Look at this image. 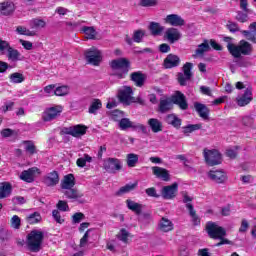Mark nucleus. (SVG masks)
Instances as JSON below:
<instances>
[{"instance_id": "f257e3e1", "label": "nucleus", "mask_w": 256, "mask_h": 256, "mask_svg": "<svg viewBox=\"0 0 256 256\" xmlns=\"http://www.w3.org/2000/svg\"><path fill=\"white\" fill-rule=\"evenodd\" d=\"M206 233L210 239H219V242L215 244V247L233 244V241L225 238L227 236V230H225V228L222 226L217 225L215 222H207Z\"/></svg>"}, {"instance_id": "f03ea898", "label": "nucleus", "mask_w": 256, "mask_h": 256, "mask_svg": "<svg viewBox=\"0 0 256 256\" xmlns=\"http://www.w3.org/2000/svg\"><path fill=\"white\" fill-rule=\"evenodd\" d=\"M45 239V233L41 230H32L26 237V243L31 253H39L43 240Z\"/></svg>"}, {"instance_id": "7ed1b4c3", "label": "nucleus", "mask_w": 256, "mask_h": 256, "mask_svg": "<svg viewBox=\"0 0 256 256\" xmlns=\"http://www.w3.org/2000/svg\"><path fill=\"white\" fill-rule=\"evenodd\" d=\"M112 71H118L115 76L118 79H125L129 75L131 69V61L127 58L114 59L109 63Z\"/></svg>"}, {"instance_id": "20e7f679", "label": "nucleus", "mask_w": 256, "mask_h": 256, "mask_svg": "<svg viewBox=\"0 0 256 256\" xmlns=\"http://www.w3.org/2000/svg\"><path fill=\"white\" fill-rule=\"evenodd\" d=\"M193 63L186 62L183 67L182 71L177 74V82L179 83L180 87H187V81H191V77H193Z\"/></svg>"}, {"instance_id": "39448f33", "label": "nucleus", "mask_w": 256, "mask_h": 256, "mask_svg": "<svg viewBox=\"0 0 256 256\" xmlns=\"http://www.w3.org/2000/svg\"><path fill=\"white\" fill-rule=\"evenodd\" d=\"M84 56L87 63H89V65H93L94 67H99L101 61H103V55L96 47L86 50Z\"/></svg>"}, {"instance_id": "423d86ee", "label": "nucleus", "mask_w": 256, "mask_h": 256, "mask_svg": "<svg viewBox=\"0 0 256 256\" xmlns=\"http://www.w3.org/2000/svg\"><path fill=\"white\" fill-rule=\"evenodd\" d=\"M204 159L209 167H215V165H221L223 158L218 150L204 149Z\"/></svg>"}, {"instance_id": "0eeeda50", "label": "nucleus", "mask_w": 256, "mask_h": 256, "mask_svg": "<svg viewBox=\"0 0 256 256\" xmlns=\"http://www.w3.org/2000/svg\"><path fill=\"white\" fill-rule=\"evenodd\" d=\"M87 133V126L77 124L70 127H64L61 130V135H71V137H83Z\"/></svg>"}, {"instance_id": "6e6552de", "label": "nucleus", "mask_w": 256, "mask_h": 256, "mask_svg": "<svg viewBox=\"0 0 256 256\" xmlns=\"http://www.w3.org/2000/svg\"><path fill=\"white\" fill-rule=\"evenodd\" d=\"M118 99L123 105H131V103L135 101V97H133V88L131 86H124V88L118 92Z\"/></svg>"}, {"instance_id": "1a4fd4ad", "label": "nucleus", "mask_w": 256, "mask_h": 256, "mask_svg": "<svg viewBox=\"0 0 256 256\" xmlns=\"http://www.w3.org/2000/svg\"><path fill=\"white\" fill-rule=\"evenodd\" d=\"M5 49L8 51L7 57L9 61H13L14 63L19 61V58L21 57L19 50L11 47L9 42L0 39V51H5Z\"/></svg>"}, {"instance_id": "9d476101", "label": "nucleus", "mask_w": 256, "mask_h": 256, "mask_svg": "<svg viewBox=\"0 0 256 256\" xmlns=\"http://www.w3.org/2000/svg\"><path fill=\"white\" fill-rule=\"evenodd\" d=\"M170 101H172V105H177L179 109H181L182 111H187V109H189V103H187V97L181 91H176L171 96Z\"/></svg>"}, {"instance_id": "9b49d317", "label": "nucleus", "mask_w": 256, "mask_h": 256, "mask_svg": "<svg viewBox=\"0 0 256 256\" xmlns=\"http://www.w3.org/2000/svg\"><path fill=\"white\" fill-rule=\"evenodd\" d=\"M104 169L107 173L115 175L117 171L123 169V165H121V160H119V158H108L104 161Z\"/></svg>"}, {"instance_id": "f8f14e48", "label": "nucleus", "mask_w": 256, "mask_h": 256, "mask_svg": "<svg viewBox=\"0 0 256 256\" xmlns=\"http://www.w3.org/2000/svg\"><path fill=\"white\" fill-rule=\"evenodd\" d=\"M63 113V108L61 106H53L45 110L42 114V121L45 123H49V121H53L57 119L59 115Z\"/></svg>"}, {"instance_id": "ddd939ff", "label": "nucleus", "mask_w": 256, "mask_h": 256, "mask_svg": "<svg viewBox=\"0 0 256 256\" xmlns=\"http://www.w3.org/2000/svg\"><path fill=\"white\" fill-rule=\"evenodd\" d=\"M177 193H179V184L177 182L164 186L161 190V195L165 200L175 199V197H177Z\"/></svg>"}, {"instance_id": "4468645a", "label": "nucleus", "mask_w": 256, "mask_h": 256, "mask_svg": "<svg viewBox=\"0 0 256 256\" xmlns=\"http://www.w3.org/2000/svg\"><path fill=\"white\" fill-rule=\"evenodd\" d=\"M253 101V88L248 87L244 90L243 94L236 97L238 107H247Z\"/></svg>"}, {"instance_id": "2eb2a0df", "label": "nucleus", "mask_w": 256, "mask_h": 256, "mask_svg": "<svg viewBox=\"0 0 256 256\" xmlns=\"http://www.w3.org/2000/svg\"><path fill=\"white\" fill-rule=\"evenodd\" d=\"M164 69H175L181 65V58L177 54L170 53L163 60Z\"/></svg>"}, {"instance_id": "dca6fc26", "label": "nucleus", "mask_w": 256, "mask_h": 256, "mask_svg": "<svg viewBox=\"0 0 256 256\" xmlns=\"http://www.w3.org/2000/svg\"><path fill=\"white\" fill-rule=\"evenodd\" d=\"M145 37V30L143 29H138L133 32L132 38L129 36V34L125 35V42L127 45H133L134 43H142L143 38Z\"/></svg>"}, {"instance_id": "f3484780", "label": "nucleus", "mask_w": 256, "mask_h": 256, "mask_svg": "<svg viewBox=\"0 0 256 256\" xmlns=\"http://www.w3.org/2000/svg\"><path fill=\"white\" fill-rule=\"evenodd\" d=\"M152 174L155 175L156 179H160L161 181H171V174H169V170L166 168L153 166Z\"/></svg>"}, {"instance_id": "a211bd4d", "label": "nucleus", "mask_w": 256, "mask_h": 256, "mask_svg": "<svg viewBox=\"0 0 256 256\" xmlns=\"http://www.w3.org/2000/svg\"><path fill=\"white\" fill-rule=\"evenodd\" d=\"M164 22L167 25H171L172 27H183L185 25V19L177 14H169L164 19Z\"/></svg>"}, {"instance_id": "6ab92c4d", "label": "nucleus", "mask_w": 256, "mask_h": 256, "mask_svg": "<svg viewBox=\"0 0 256 256\" xmlns=\"http://www.w3.org/2000/svg\"><path fill=\"white\" fill-rule=\"evenodd\" d=\"M208 177L215 183L221 184L227 181V174L223 170H210Z\"/></svg>"}, {"instance_id": "aec40b11", "label": "nucleus", "mask_w": 256, "mask_h": 256, "mask_svg": "<svg viewBox=\"0 0 256 256\" xmlns=\"http://www.w3.org/2000/svg\"><path fill=\"white\" fill-rule=\"evenodd\" d=\"M35 173H39V168L32 167L28 170H24L20 174V179L25 181V183H33L35 181Z\"/></svg>"}, {"instance_id": "412c9836", "label": "nucleus", "mask_w": 256, "mask_h": 256, "mask_svg": "<svg viewBox=\"0 0 256 256\" xmlns=\"http://www.w3.org/2000/svg\"><path fill=\"white\" fill-rule=\"evenodd\" d=\"M194 108L195 111L198 113L199 117H201V119H209V113H211V110L209 109V107H207V105L200 102H195Z\"/></svg>"}, {"instance_id": "4be33fe9", "label": "nucleus", "mask_w": 256, "mask_h": 256, "mask_svg": "<svg viewBox=\"0 0 256 256\" xmlns=\"http://www.w3.org/2000/svg\"><path fill=\"white\" fill-rule=\"evenodd\" d=\"M44 184L46 187H55L59 184V172L52 171L44 177Z\"/></svg>"}, {"instance_id": "5701e85b", "label": "nucleus", "mask_w": 256, "mask_h": 256, "mask_svg": "<svg viewBox=\"0 0 256 256\" xmlns=\"http://www.w3.org/2000/svg\"><path fill=\"white\" fill-rule=\"evenodd\" d=\"M165 37L169 43H177L181 39V32L177 28H168L165 32Z\"/></svg>"}, {"instance_id": "b1692460", "label": "nucleus", "mask_w": 256, "mask_h": 256, "mask_svg": "<svg viewBox=\"0 0 256 256\" xmlns=\"http://www.w3.org/2000/svg\"><path fill=\"white\" fill-rule=\"evenodd\" d=\"M146 79H147V76H145V74H143V72L141 71L132 72L130 74V81H133L136 87H143V85H145Z\"/></svg>"}, {"instance_id": "393cba45", "label": "nucleus", "mask_w": 256, "mask_h": 256, "mask_svg": "<svg viewBox=\"0 0 256 256\" xmlns=\"http://www.w3.org/2000/svg\"><path fill=\"white\" fill-rule=\"evenodd\" d=\"M0 11L5 17L15 13V3L12 1H5L0 3Z\"/></svg>"}, {"instance_id": "a878e982", "label": "nucleus", "mask_w": 256, "mask_h": 256, "mask_svg": "<svg viewBox=\"0 0 256 256\" xmlns=\"http://www.w3.org/2000/svg\"><path fill=\"white\" fill-rule=\"evenodd\" d=\"M165 123H167V125H171L172 127H174V129H181L183 120H181V118L176 116L175 113H172V114L166 115Z\"/></svg>"}, {"instance_id": "bb28decb", "label": "nucleus", "mask_w": 256, "mask_h": 256, "mask_svg": "<svg viewBox=\"0 0 256 256\" xmlns=\"http://www.w3.org/2000/svg\"><path fill=\"white\" fill-rule=\"evenodd\" d=\"M242 35H244L247 41L256 44V22H252L249 25V30H243Z\"/></svg>"}, {"instance_id": "cd10ccee", "label": "nucleus", "mask_w": 256, "mask_h": 256, "mask_svg": "<svg viewBox=\"0 0 256 256\" xmlns=\"http://www.w3.org/2000/svg\"><path fill=\"white\" fill-rule=\"evenodd\" d=\"M207 51H211V46H209V40H204L203 43L198 45L192 57L197 59V57H203Z\"/></svg>"}, {"instance_id": "c85d7f7f", "label": "nucleus", "mask_w": 256, "mask_h": 256, "mask_svg": "<svg viewBox=\"0 0 256 256\" xmlns=\"http://www.w3.org/2000/svg\"><path fill=\"white\" fill-rule=\"evenodd\" d=\"M186 209L188 210V213L192 219V224L194 225V227L201 226V218L199 217V215H197V211L193 207V204L191 203L186 204Z\"/></svg>"}, {"instance_id": "c756f323", "label": "nucleus", "mask_w": 256, "mask_h": 256, "mask_svg": "<svg viewBox=\"0 0 256 256\" xmlns=\"http://www.w3.org/2000/svg\"><path fill=\"white\" fill-rule=\"evenodd\" d=\"M125 203L127 209H129V211H132V213H135V215H141V213H143V204H139L131 199H127Z\"/></svg>"}, {"instance_id": "7c9ffc66", "label": "nucleus", "mask_w": 256, "mask_h": 256, "mask_svg": "<svg viewBox=\"0 0 256 256\" xmlns=\"http://www.w3.org/2000/svg\"><path fill=\"white\" fill-rule=\"evenodd\" d=\"M75 175L68 174L65 175L63 180L61 181L60 187L61 189H73L75 187Z\"/></svg>"}, {"instance_id": "2f4dec72", "label": "nucleus", "mask_w": 256, "mask_h": 256, "mask_svg": "<svg viewBox=\"0 0 256 256\" xmlns=\"http://www.w3.org/2000/svg\"><path fill=\"white\" fill-rule=\"evenodd\" d=\"M173 109V102L169 98L160 99V103L158 106L159 113H168V111H171Z\"/></svg>"}, {"instance_id": "473e14b6", "label": "nucleus", "mask_w": 256, "mask_h": 256, "mask_svg": "<svg viewBox=\"0 0 256 256\" xmlns=\"http://www.w3.org/2000/svg\"><path fill=\"white\" fill-rule=\"evenodd\" d=\"M158 227L163 233H169V231H173V222L165 217H162Z\"/></svg>"}, {"instance_id": "72a5a7b5", "label": "nucleus", "mask_w": 256, "mask_h": 256, "mask_svg": "<svg viewBox=\"0 0 256 256\" xmlns=\"http://www.w3.org/2000/svg\"><path fill=\"white\" fill-rule=\"evenodd\" d=\"M148 125L153 133H160V131H163V123L157 118H150L148 120Z\"/></svg>"}, {"instance_id": "f704fd0d", "label": "nucleus", "mask_w": 256, "mask_h": 256, "mask_svg": "<svg viewBox=\"0 0 256 256\" xmlns=\"http://www.w3.org/2000/svg\"><path fill=\"white\" fill-rule=\"evenodd\" d=\"M148 29L153 37H157L163 33L165 28L159 22H150Z\"/></svg>"}, {"instance_id": "c9c22d12", "label": "nucleus", "mask_w": 256, "mask_h": 256, "mask_svg": "<svg viewBox=\"0 0 256 256\" xmlns=\"http://www.w3.org/2000/svg\"><path fill=\"white\" fill-rule=\"evenodd\" d=\"M13 187L9 182H3L0 186V199H5L11 195Z\"/></svg>"}, {"instance_id": "e433bc0d", "label": "nucleus", "mask_w": 256, "mask_h": 256, "mask_svg": "<svg viewBox=\"0 0 256 256\" xmlns=\"http://www.w3.org/2000/svg\"><path fill=\"white\" fill-rule=\"evenodd\" d=\"M22 145H25V151L28 155H35L37 154V146H35V142L33 140H23Z\"/></svg>"}, {"instance_id": "4c0bfd02", "label": "nucleus", "mask_w": 256, "mask_h": 256, "mask_svg": "<svg viewBox=\"0 0 256 256\" xmlns=\"http://www.w3.org/2000/svg\"><path fill=\"white\" fill-rule=\"evenodd\" d=\"M67 199H81L83 194L74 188H66L63 192Z\"/></svg>"}, {"instance_id": "58836bf2", "label": "nucleus", "mask_w": 256, "mask_h": 256, "mask_svg": "<svg viewBox=\"0 0 256 256\" xmlns=\"http://www.w3.org/2000/svg\"><path fill=\"white\" fill-rule=\"evenodd\" d=\"M238 47L240 49L241 55H251V51H253V46H251V43L245 40L240 41Z\"/></svg>"}, {"instance_id": "ea45409f", "label": "nucleus", "mask_w": 256, "mask_h": 256, "mask_svg": "<svg viewBox=\"0 0 256 256\" xmlns=\"http://www.w3.org/2000/svg\"><path fill=\"white\" fill-rule=\"evenodd\" d=\"M43 217H41V213L34 212L26 216V221L29 225H37V223H41Z\"/></svg>"}, {"instance_id": "a19ab883", "label": "nucleus", "mask_w": 256, "mask_h": 256, "mask_svg": "<svg viewBox=\"0 0 256 256\" xmlns=\"http://www.w3.org/2000/svg\"><path fill=\"white\" fill-rule=\"evenodd\" d=\"M137 187V182L132 184H126L122 186L118 191L115 192L116 197H121V195H125V193H130Z\"/></svg>"}, {"instance_id": "79ce46f5", "label": "nucleus", "mask_w": 256, "mask_h": 256, "mask_svg": "<svg viewBox=\"0 0 256 256\" xmlns=\"http://www.w3.org/2000/svg\"><path fill=\"white\" fill-rule=\"evenodd\" d=\"M81 31L86 35V39L94 40L97 37V30L93 26H84Z\"/></svg>"}, {"instance_id": "37998d69", "label": "nucleus", "mask_w": 256, "mask_h": 256, "mask_svg": "<svg viewBox=\"0 0 256 256\" xmlns=\"http://www.w3.org/2000/svg\"><path fill=\"white\" fill-rule=\"evenodd\" d=\"M119 127L121 131H127V129H134L135 122H132L131 120H129V118H122L119 121Z\"/></svg>"}, {"instance_id": "c03bdc74", "label": "nucleus", "mask_w": 256, "mask_h": 256, "mask_svg": "<svg viewBox=\"0 0 256 256\" xmlns=\"http://www.w3.org/2000/svg\"><path fill=\"white\" fill-rule=\"evenodd\" d=\"M31 29H43L47 27V22L43 19L34 18L30 21Z\"/></svg>"}, {"instance_id": "a18cd8bd", "label": "nucleus", "mask_w": 256, "mask_h": 256, "mask_svg": "<svg viewBox=\"0 0 256 256\" xmlns=\"http://www.w3.org/2000/svg\"><path fill=\"white\" fill-rule=\"evenodd\" d=\"M227 49L230 55H232V57H234L235 59H239V57H241V50L239 48V45L227 44Z\"/></svg>"}, {"instance_id": "49530a36", "label": "nucleus", "mask_w": 256, "mask_h": 256, "mask_svg": "<svg viewBox=\"0 0 256 256\" xmlns=\"http://www.w3.org/2000/svg\"><path fill=\"white\" fill-rule=\"evenodd\" d=\"M10 83L19 84L25 81V76L19 72H14L9 75Z\"/></svg>"}, {"instance_id": "de8ad7c7", "label": "nucleus", "mask_w": 256, "mask_h": 256, "mask_svg": "<svg viewBox=\"0 0 256 256\" xmlns=\"http://www.w3.org/2000/svg\"><path fill=\"white\" fill-rule=\"evenodd\" d=\"M103 107V103L99 99H94L89 107L88 113L95 115L99 109Z\"/></svg>"}, {"instance_id": "09e8293b", "label": "nucleus", "mask_w": 256, "mask_h": 256, "mask_svg": "<svg viewBox=\"0 0 256 256\" xmlns=\"http://www.w3.org/2000/svg\"><path fill=\"white\" fill-rule=\"evenodd\" d=\"M202 128H203V124H189L183 127V133L184 135H187L189 133H193V131H199V129H202Z\"/></svg>"}, {"instance_id": "8fccbe9b", "label": "nucleus", "mask_w": 256, "mask_h": 256, "mask_svg": "<svg viewBox=\"0 0 256 256\" xmlns=\"http://www.w3.org/2000/svg\"><path fill=\"white\" fill-rule=\"evenodd\" d=\"M128 167H135L139 163V155L130 153L126 156Z\"/></svg>"}, {"instance_id": "3c124183", "label": "nucleus", "mask_w": 256, "mask_h": 256, "mask_svg": "<svg viewBox=\"0 0 256 256\" xmlns=\"http://www.w3.org/2000/svg\"><path fill=\"white\" fill-rule=\"evenodd\" d=\"M235 19L239 23H247L249 21V12L238 11Z\"/></svg>"}, {"instance_id": "603ef678", "label": "nucleus", "mask_w": 256, "mask_h": 256, "mask_svg": "<svg viewBox=\"0 0 256 256\" xmlns=\"http://www.w3.org/2000/svg\"><path fill=\"white\" fill-rule=\"evenodd\" d=\"M54 94L57 97H65V95H69V86H59L54 90Z\"/></svg>"}, {"instance_id": "864d4df0", "label": "nucleus", "mask_w": 256, "mask_h": 256, "mask_svg": "<svg viewBox=\"0 0 256 256\" xmlns=\"http://www.w3.org/2000/svg\"><path fill=\"white\" fill-rule=\"evenodd\" d=\"M117 239H119V241H122V243H128V241H129V232L127 231V229L122 228L120 230V234L117 235Z\"/></svg>"}, {"instance_id": "5fc2aeb1", "label": "nucleus", "mask_w": 256, "mask_h": 256, "mask_svg": "<svg viewBox=\"0 0 256 256\" xmlns=\"http://www.w3.org/2000/svg\"><path fill=\"white\" fill-rule=\"evenodd\" d=\"M1 137L7 139L9 137H13V135H17V132L11 128H4L0 132Z\"/></svg>"}, {"instance_id": "6e6d98bb", "label": "nucleus", "mask_w": 256, "mask_h": 256, "mask_svg": "<svg viewBox=\"0 0 256 256\" xmlns=\"http://www.w3.org/2000/svg\"><path fill=\"white\" fill-rule=\"evenodd\" d=\"M10 225L12 229H21V218L17 215H14L10 220Z\"/></svg>"}, {"instance_id": "4d7b16f0", "label": "nucleus", "mask_w": 256, "mask_h": 256, "mask_svg": "<svg viewBox=\"0 0 256 256\" xmlns=\"http://www.w3.org/2000/svg\"><path fill=\"white\" fill-rule=\"evenodd\" d=\"M226 27H227L228 31H230V33L239 32V24H237V22H233V21L229 20L226 24Z\"/></svg>"}, {"instance_id": "13d9d810", "label": "nucleus", "mask_w": 256, "mask_h": 256, "mask_svg": "<svg viewBox=\"0 0 256 256\" xmlns=\"http://www.w3.org/2000/svg\"><path fill=\"white\" fill-rule=\"evenodd\" d=\"M57 211L67 212L69 211V204H67V201L65 200H59L56 204Z\"/></svg>"}, {"instance_id": "bf43d9fd", "label": "nucleus", "mask_w": 256, "mask_h": 256, "mask_svg": "<svg viewBox=\"0 0 256 256\" xmlns=\"http://www.w3.org/2000/svg\"><path fill=\"white\" fill-rule=\"evenodd\" d=\"M145 193L148 197H154L155 199H159V197H161V195L157 193V189L155 187L147 188Z\"/></svg>"}, {"instance_id": "052dcab7", "label": "nucleus", "mask_w": 256, "mask_h": 256, "mask_svg": "<svg viewBox=\"0 0 256 256\" xmlns=\"http://www.w3.org/2000/svg\"><path fill=\"white\" fill-rule=\"evenodd\" d=\"M52 217L56 223H59L60 225L65 223V219L61 218V212L59 210H53L52 211Z\"/></svg>"}, {"instance_id": "680f3d73", "label": "nucleus", "mask_w": 256, "mask_h": 256, "mask_svg": "<svg viewBox=\"0 0 256 256\" xmlns=\"http://www.w3.org/2000/svg\"><path fill=\"white\" fill-rule=\"evenodd\" d=\"M140 7H155L157 6V0H140Z\"/></svg>"}, {"instance_id": "e2e57ef3", "label": "nucleus", "mask_w": 256, "mask_h": 256, "mask_svg": "<svg viewBox=\"0 0 256 256\" xmlns=\"http://www.w3.org/2000/svg\"><path fill=\"white\" fill-rule=\"evenodd\" d=\"M83 219H85V214H83L82 212H76L72 216V223L74 224L81 223Z\"/></svg>"}, {"instance_id": "0e129e2a", "label": "nucleus", "mask_w": 256, "mask_h": 256, "mask_svg": "<svg viewBox=\"0 0 256 256\" xmlns=\"http://www.w3.org/2000/svg\"><path fill=\"white\" fill-rule=\"evenodd\" d=\"M158 51L160 53H169V52H171V46H169V44H167V43H162L159 45Z\"/></svg>"}, {"instance_id": "69168bd1", "label": "nucleus", "mask_w": 256, "mask_h": 256, "mask_svg": "<svg viewBox=\"0 0 256 256\" xmlns=\"http://www.w3.org/2000/svg\"><path fill=\"white\" fill-rule=\"evenodd\" d=\"M133 131H141L142 133H144V135H147L148 133L147 126L143 124H134Z\"/></svg>"}, {"instance_id": "338daca9", "label": "nucleus", "mask_w": 256, "mask_h": 256, "mask_svg": "<svg viewBox=\"0 0 256 256\" xmlns=\"http://www.w3.org/2000/svg\"><path fill=\"white\" fill-rule=\"evenodd\" d=\"M19 42L21 43L22 47L26 49V51H31V49H33V43L30 41L20 39Z\"/></svg>"}, {"instance_id": "774afa93", "label": "nucleus", "mask_w": 256, "mask_h": 256, "mask_svg": "<svg viewBox=\"0 0 256 256\" xmlns=\"http://www.w3.org/2000/svg\"><path fill=\"white\" fill-rule=\"evenodd\" d=\"M200 93H202V95H207L208 97H211V95H213V93L211 92V88L207 86H200Z\"/></svg>"}]
</instances>
